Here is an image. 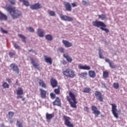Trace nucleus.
Instances as JSON below:
<instances>
[{
  "instance_id": "f257e3e1",
  "label": "nucleus",
  "mask_w": 127,
  "mask_h": 127,
  "mask_svg": "<svg viewBox=\"0 0 127 127\" xmlns=\"http://www.w3.org/2000/svg\"><path fill=\"white\" fill-rule=\"evenodd\" d=\"M6 10L9 12L12 19L13 20L17 19V18H19V17H20L22 15L20 10L15 9V7H12L11 6L6 7Z\"/></svg>"
},
{
  "instance_id": "f03ea898",
  "label": "nucleus",
  "mask_w": 127,
  "mask_h": 127,
  "mask_svg": "<svg viewBox=\"0 0 127 127\" xmlns=\"http://www.w3.org/2000/svg\"><path fill=\"white\" fill-rule=\"evenodd\" d=\"M68 95L69 96H66V99L69 103L70 106L71 108L77 109L76 105L78 102L76 101V96L71 91L69 92Z\"/></svg>"
},
{
  "instance_id": "7ed1b4c3",
  "label": "nucleus",
  "mask_w": 127,
  "mask_h": 127,
  "mask_svg": "<svg viewBox=\"0 0 127 127\" xmlns=\"http://www.w3.org/2000/svg\"><path fill=\"white\" fill-rule=\"evenodd\" d=\"M92 25L95 27H100V29L105 31L106 33H109L110 32V30L106 28L107 27V25L105 24L103 21L95 20V21L92 22Z\"/></svg>"
},
{
  "instance_id": "20e7f679",
  "label": "nucleus",
  "mask_w": 127,
  "mask_h": 127,
  "mask_svg": "<svg viewBox=\"0 0 127 127\" xmlns=\"http://www.w3.org/2000/svg\"><path fill=\"white\" fill-rule=\"evenodd\" d=\"M63 74L64 76L67 77V78H75L76 77V74H75V71L72 69L67 68L66 70L63 71Z\"/></svg>"
},
{
  "instance_id": "39448f33",
  "label": "nucleus",
  "mask_w": 127,
  "mask_h": 127,
  "mask_svg": "<svg viewBox=\"0 0 127 127\" xmlns=\"http://www.w3.org/2000/svg\"><path fill=\"white\" fill-rule=\"evenodd\" d=\"M63 120L64 122V124L65 126H66V127H74L73 124H72L71 123V122H70V121L71 120V118L66 116H64L63 117Z\"/></svg>"
},
{
  "instance_id": "423d86ee",
  "label": "nucleus",
  "mask_w": 127,
  "mask_h": 127,
  "mask_svg": "<svg viewBox=\"0 0 127 127\" xmlns=\"http://www.w3.org/2000/svg\"><path fill=\"white\" fill-rule=\"evenodd\" d=\"M110 105L112 106V112L113 115L116 119H118L119 118V114L117 113L118 112L117 105H116V104H110Z\"/></svg>"
},
{
  "instance_id": "0eeeda50",
  "label": "nucleus",
  "mask_w": 127,
  "mask_h": 127,
  "mask_svg": "<svg viewBox=\"0 0 127 127\" xmlns=\"http://www.w3.org/2000/svg\"><path fill=\"white\" fill-rule=\"evenodd\" d=\"M91 110L93 112V114L95 115V118H98L99 115H101V112L98 110V108H97V106L95 105L91 106Z\"/></svg>"
},
{
  "instance_id": "6e6552de",
  "label": "nucleus",
  "mask_w": 127,
  "mask_h": 127,
  "mask_svg": "<svg viewBox=\"0 0 127 127\" xmlns=\"http://www.w3.org/2000/svg\"><path fill=\"white\" fill-rule=\"evenodd\" d=\"M60 17L62 20L64 21H73V18L68 16L67 15H63L62 14H60Z\"/></svg>"
},
{
  "instance_id": "1a4fd4ad",
  "label": "nucleus",
  "mask_w": 127,
  "mask_h": 127,
  "mask_svg": "<svg viewBox=\"0 0 127 127\" xmlns=\"http://www.w3.org/2000/svg\"><path fill=\"white\" fill-rule=\"evenodd\" d=\"M10 69L12 70L13 72H15L17 74H19V68L18 66L15 64H11L10 65Z\"/></svg>"
},
{
  "instance_id": "9d476101",
  "label": "nucleus",
  "mask_w": 127,
  "mask_h": 127,
  "mask_svg": "<svg viewBox=\"0 0 127 127\" xmlns=\"http://www.w3.org/2000/svg\"><path fill=\"white\" fill-rule=\"evenodd\" d=\"M95 96L96 98L100 101V102H103L104 97H103V95H102V93L100 91H96L95 93Z\"/></svg>"
},
{
  "instance_id": "9b49d317",
  "label": "nucleus",
  "mask_w": 127,
  "mask_h": 127,
  "mask_svg": "<svg viewBox=\"0 0 127 127\" xmlns=\"http://www.w3.org/2000/svg\"><path fill=\"white\" fill-rule=\"evenodd\" d=\"M42 5L39 3H36L30 5V8L31 9H39V8H42Z\"/></svg>"
},
{
  "instance_id": "f8f14e48",
  "label": "nucleus",
  "mask_w": 127,
  "mask_h": 127,
  "mask_svg": "<svg viewBox=\"0 0 127 127\" xmlns=\"http://www.w3.org/2000/svg\"><path fill=\"white\" fill-rule=\"evenodd\" d=\"M64 4L66 11H72V6H71V4H70V3L64 1Z\"/></svg>"
},
{
  "instance_id": "ddd939ff",
  "label": "nucleus",
  "mask_w": 127,
  "mask_h": 127,
  "mask_svg": "<svg viewBox=\"0 0 127 127\" xmlns=\"http://www.w3.org/2000/svg\"><path fill=\"white\" fill-rule=\"evenodd\" d=\"M30 60L32 64H33V67H35V69L39 70V68H40V65H39V64H38V63H36L33 58H30Z\"/></svg>"
},
{
  "instance_id": "4468645a",
  "label": "nucleus",
  "mask_w": 127,
  "mask_h": 127,
  "mask_svg": "<svg viewBox=\"0 0 127 127\" xmlns=\"http://www.w3.org/2000/svg\"><path fill=\"white\" fill-rule=\"evenodd\" d=\"M53 106H58L61 107V100L59 97H57L55 100L53 102Z\"/></svg>"
},
{
  "instance_id": "2eb2a0df",
  "label": "nucleus",
  "mask_w": 127,
  "mask_h": 127,
  "mask_svg": "<svg viewBox=\"0 0 127 127\" xmlns=\"http://www.w3.org/2000/svg\"><path fill=\"white\" fill-rule=\"evenodd\" d=\"M37 32L39 37H44L45 33L44 32V31L43 30V29L41 28H38L37 30Z\"/></svg>"
},
{
  "instance_id": "dca6fc26",
  "label": "nucleus",
  "mask_w": 127,
  "mask_h": 127,
  "mask_svg": "<svg viewBox=\"0 0 127 127\" xmlns=\"http://www.w3.org/2000/svg\"><path fill=\"white\" fill-rule=\"evenodd\" d=\"M50 83L52 88H55L57 87V85H58V81H57L56 79H54L53 78H51Z\"/></svg>"
},
{
  "instance_id": "f3484780",
  "label": "nucleus",
  "mask_w": 127,
  "mask_h": 127,
  "mask_svg": "<svg viewBox=\"0 0 127 127\" xmlns=\"http://www.w3.org/2000/svg\"><path fill=\"white\" fill-rule=\"evenodd\" d=\"M78 69L81 70H91V66L87 65H83L81 64H78Z\"/></svg>"
},
{
  "instance_id": "a211bd4d",
  "label": "nucleus",
  "mask_w": 127,
  "mask_h": 127,
  "mask_svg": "<svg viewBox=\"0 0 127 127\" xmlns=\"http://www.w3.org/2000/svg\"><path fill=\"white\" fill-rule=\"evenodd\" d=\"M7 20V16L0 11V21Z\"/></svg>"
},
{
  "instance_id": "6ab92c4d",
  "label": "nucleus",
  "mask_w": 127,
  "mask_h": 127,
  "mask_svg": "<svg viewBox=\"0 0 127 127\" xmlns=\"http://www.w3.org/2000/svg\"><path fill=\"white\" fill-rule=\"evenodd\" d=\"M40 95L42 99H46V94H47V91L43 90L42 89H40Z\"/></svg>"
},
{
  "instance_id": "aec40b11",
  "label": "nucleus",
  "mask_w": 127,
  "mask_h": 127,
  "mask_svg": "<svg viewBox=\"0 0 127 127\" xmlns=\"http://www.w3.org/2000/svg\"><path fill=\"white\" fill-rule=\"evenodd\" d=\"M63 56L64 58H65L68 63H72L73 59H72V58L69 56L68 54H64Z\"/></svg>"
},
{
  "instance_id": "412c9836",
  "label": "nucleus",
  "mask_w": 127,
  "mask_h": 127,
  "mask_svg": "<svg viewBox=\"0 0 127 127\" xmlns=\"http://www.w3.org/2000/svg\"><path fill=\"white\" fill-rule=\"evenodd\" d=\"M44 60L46 63H49L50 65H52V59L51 57H47V56H44Z\"/></svg>"
},
{
  "instance_id": "4be33fe9",
  "label": "nucleus",
  "mask_w": 127,
  "mask_h": 127,
  "mask_svg": "<svg viewBox=\"0 0 127 127\" xmlns=\"http://www.w3.org/2000/svg\"><path fill=\"white\" fill-rule=\"evenodd\" d=\"M39 86L42 87V88H44V89H46L47 88L46 83L44 82V81L43 79H39Z\"/></svg>"
},
{
  "instance_id": "5701e85b",
  "label": "nucleus",
  "mask_w": 127,
  "mask_h": 127,
  "mask_svg": "<svg viewBox=\"0 0 127 127\" xmlns=\"http://www.w3.org/2000/svg\"><path fill=\"white\" fill-rule=\"evenodd\" d=\"M63 43L65 47L67 48L71 47L72 45L71 42H69V41L64 40H63Z\"/></svg>"
},
{
  "instance_id": "b1692460",
  "label": "nucleus",
  "mask_w": 127,
  "mask_h": 127,
  "mask_svg": "<svg viewBox=\"0 0 127 127\" xmlns=\"http://www.w3.org/2000/svg\"><path fill=\"white\" fill-rule=\"evenodd\" d=\"M54 118V113L53 114H49V113H46V119L47 120V121H51V120H52Z\"/></svg>"
},
{
  "instance_id": "393cba45",
  "label": "nucleus",
  "mask_w": 127,
  "mask_h": 127,
  "mask_svg": "<svg viewBox=\"0 0 127 127\" xmlns=\"http://www.w3.org/2000/svg\"><path fill=\"white\" fill-rule=\"evenodd\" d=\"M88 75L90 78H95L96 77V72L95 70H89Z\"/></svg>"
},
{
  "instance_id": "a878e982",
  "label": "nucleus",
  "mask_w": 127,
  "mask_h": 127,
  "mask_svg": "<svg viewBox=\"0 0 127 127\" xmlns=\"http://www.w3.org/2000/svg\"><path fill=\"white\" fill-rule=\"evenodd\" d=\"M17 95H23V89L20 87H19L17 88V89L16 90Z\"/></svg>"
},
{
  "instance_id": "bb28decb",
  "label": "nucleus",
  "mask_w": 127,
  "mask_h": 127,
  "mask_svg": "<svg viewBox=\"0 0 127 127\" xmlns=\"http://www.w3.org/2000/svg\"><path fill=\"white\" fill-rule=\"evenodd\" d=\"M18 36L19 37V38L22 39V42H24V43H26V37H25V36L22 34H18Z\"/></svg>"
},
{
  "instance_id": "cd10ccee",
  "label": "nucleus",
  "mask_w": 127,
  "mask_h": 127,
  "mask_svg": "<svg viewBox=\"0 0 127 127\" xmlns=\"http://www.w3.org/2000/svg\"><path fill=\"white\" fill-rule=\"evenodd\" d=\"M45 39L48 40V41H52V40H53V36L51 34H48L45 36Z\"/></svg>"
},
{
  "instance_id": "c85d7f7f",
  "label": "nucleus",
  "mask_w": 127,
  "mask_h": 127,
  "mask_svg": "<svg viewBox=\"0 0 127 127\" xmlns=\"http://www.w3.org/2000/svg\"><path fill=\"white\" fill-rule=\"evenodd\" d=\"M88 75V73L87 72H81L80 74V77L82 78V79H87V75Z\"/></svg>"
},
{
  "instance_id": "c756f323",
  "label": "nucleus",
  "mask_w": 127,
  "mask_h": 127,
  "mask_svg": "<svg viewBox=\"0 0 127 127\" xmlns=\"http://www.w3.org/2000/svg\"><path fill=\"white\" fill-rule=\"evenodd\" d=\"M20 2H23L25 6H29V2L26 0H19Z\"/></svg>"
},
{
  "instance_id": "7c9ffc66",
  "label": "nucleus",
  "mask_w": 127,
  "mask_h": 127,
  "mask_svg": "<svg viewBox=\"0 0 127 127\" xmlns=\"http://www.w3.org/2000/svg\"><path fill=\"white\" fill-rule=\"evenodd\" d=\"M99 56L100 59H105V57L103 56V52L100 48H99Z\"/></svg>"
},
{
  "instance_id": "2f4dec72",
  "label": "nucleus",
  "mask_w": 127,
  "mask_h": 127,
  "mask_svg": "<svg viewBox=\"0 0 127 127\" xmlns=\"http://www.w3.org/2000/svg\"><path fill=\"white\" fill-rule=\"evenodd\" d=\"M82 92L83 93H86L87 94H90V92H91V88H88V87H85Z\"/></svg>"
},
{
  "instance_id": "473e14b6",
  "label": "nucleus",
  "mask_w": 127,
  "mask_h": 127,
  "mask_svg": "<svg viewBox=\"0 0 127 127\" xmlns=\"http://www.w3.org/2000/svg\"><path fill=\"white\" fill-rule=\"evenodd\" d=\"M106 17L107 16H106L105 14L98 15V18L101 19V20H105Z\"/></svg>"
},
{
  "instance_id": "72a5a7b5",
  "label": "nucleus",
  "mask_w": 127,
  "mask_h": 127,
  "mask_svg": "<svg viewBox=\"0 0 127 127\" xmlns=\"http://www.w3.org/2000/svg\"><path fill=\"white\" fill-rule=\"evenodd\" d=\"M109 66L111 69H115V68H117V65L115 64L113 62H111V63L109 64Z\"/></svg>"
},
{
  "instance_id": "f704fd0d",
  "label": "nucleus",
  "mask_w": 127,
  "mask_h": 127,
  "mask_svg": "<svg viewBox=\"0 0 127 127\" xmlns=\"http://www.w3.org/2000/svg\"><path fill=\"white\" fill-rule=\"evenodd\" d=\"M54 93L56 95H59V94H60V86H59L58 88L54 89Z\"/></svg>"
},
{
  "instance_id": "c9c22d12",
  "label": "nucleus",
  "mask_w": 127,
  "mask_h": 127,
  "mask_svg": "<svg viewBox=\"0 0 127 127\" xmlns=\"http://www.w3.org/2000/svg\"><path fill=\"white\" fill-rule=\"evenodd\" d=\"M2 87L4 89H8L9 85L6 82H3Z\"/></svg>"
},
{
  "instance_id": "e433bc0d",
  "label": "nucleus",
  "mask_w": 127,
  "mask_h": 127,
  "mask_svg": "<svg viewBox=\"0 0 127 127\" xmlns=\"http://www.w3.org/2000/svg\"><path fill=\"white\" fill-rule=\"evenodd\" d=\"M103 78H108L109 77V72L107 71H103Z\"/></svg>"
},
{
  "instance_id": "4c0bfd02",
  "label": "nucleus",
  "mask_w": 127,
  "mask_h": 127,
  "mask_svg": "<svg viewBox=\"0 0 127 127\" xmlns=\"http://www.w3.org/2000/svg\"><path fill=\"white\" fill-rule=\"evenodd\" d=\"M16 126L18 127H23V124L22 122H19V121H16Z\"/></svg>"
},
{
  "instance_id": "58836bf2",
  "label": "nucleus",
  "mask_w": 127,
  "mask_h": 127,
  "mask_svg": "<svg viewBox=\"0 0 127 127\" xmlns=\"http://www.w3.org/2000/svg\"><path fill=\"white\" fill-rule=\"evenodd\" d=\"M8 54L10 58H12V57L16 55L15 52H9Z\"/></svg>"
},
{
  "instance_id": "ea45409f",
  "label": "nucleus",
  "mask_w": 127,
  "mask_h": 127,
  "mask_svg": "<svg viewBox=\"0 0 127 127\" xmlns=\"http://www.w3.org/2000/svg\"><path fill=\"white\" fill-rule=\"evenodd\" d=\"M113 87L114 89H119L120 88V85L118 83L114 82L113 83Z\"/></svg>"
},
{
  "instance_id": "a19ab883",
  "label": "nucleus",
  "mask_w": 127,
  "mask_h": 127,
  "mask_svg": "<svg viewBox=\"0 0 127 127\" xmlns=\"http://www.w3.org/2000/svg\"><path fill=\"white\" fill-rule=\"evenodd\" d=\"M49 14H50L51 16H55V15H56V14L55 13V11H50L49 12Z\"/></svg>"
},
{
  "instance_id": "79ce46f5",
  "label": "nucleus",
  "mask_w": 127,
  "mask_h": 127,
  "mask_svg": "<svg viewBox=\"0 0 127 127\" xmlns=\"http://www.w3.org/2000/svg\"><path fill=\"white\" fill-rule=\"evenodd\" d=\"M9 118H13V116H14V112L10 111L8 114Z\"/></svg>"
},
{
  "instance_id": "37998d69",
  "label": "nucleus",
  "mask_w": 127,
  "mask_h": 127,
  "mask_svg": "<svg viewBox=\"0 0 127 127\" xmlns=\"http://www.w3.org/2000/svg\"><path fill=\"white\" fill-rule=\"evenodd\" d=\"M27 30H28V31H29V32H34V29H33L31 27H28V28H27Z\"/></svg>"
},
{
  "instance_id": "c03bdc74",
  "label": "nucleus",
  "mask_w": 127,
  "mask_h": 127,
  "mask_svg": "<svg viewBox=\"0 0 127 127\" xmlns=\"http://www.w3.org/2000/svg\"><path fill=\"white\" fill-rule=\"evenodd\" d=\"M0 30L2 33H4L5 34H7V33H8V31H7V30H4L2 28H0Z\"/></svg>"
},
{
  "instance_id": "a18cd8bd",
  "label": "nucleus",
  "mask_w": 127,
  "mask_h": 127,
  "mask_svg": "<svg viewBox=\"0 0 127 127\" xmlns=\"http://www.w3.org/2000/svg\"><path fill=\"white\" fill-rule=\"evenodd\" d=\"M8 1L10 2L11 4L14 5L15 4V2L16 1L15 0H8Z\"/></svg>"
},
{
  "instance_id": "49530a36",
  "label": "nucleus",
  "mask_w": 127,
  "mask_h": 127,
  "mask_svg": "<svg viewBox=\"0 0 127 127\" xmlns=\"http://www.w3.org/2000/svg\"><path fill=\"white\" fill-rule=\"evenodd\" d=\"M50 96L52 99H55L56 98V95L53 93H50Z\"/></svg>"
},
{
  "instance_id": "de8ad7c7",
  "label": "nucleus",
  "mask_w": 127,
  "mask_h": 127,
  "mask_svg": "<svg viewBox=\"0 0 127 127\" xmlns=\"http://www.w3.org/2000/svg\"><path fill=\"white\" fill-rule=\"evenodd\" d=\"M14 47L15 48V49H19V46H18V44L16 43H14L13 44Z\"/></svg>"
},
{
  "instance_id": "09e8293b",
  "label": "nucleus",
  "mask_w": 127,
  "mask_h": 127,
  "mask_svg": "<svg viewBox=\"0 0 127 127\" xmlns=\"http://www.w3.org/2000/svg\"><path fill=\"white\" fill-rule=\"evenodd\" d=\"M84 111L85 112H86V113H89V108L88 107H85L84 108Z\"/></svg>"
},
{
  "instance_id": "8fccbe9b",
  "label": "nucleus",
  "mask_w": 127,
  "mask_h": 127,
  "mask_svg": "<svg viewBox=\"0 0 127 127\" xmlns=\"http://www.w3.org/2000/svg\"><path fill=\"white\" fill-rule=\"evenodd\" d=\"M59 50L60 52H61V53H64V48H60L59 49Z\"/></svg>"
},
{
  "instance_id": "3c124183",
  "label": "nucleus",
  "mask_w": 127,
  "mask_h": 127,
  "mask_svg": "<svg viewBox=\"0 0 127 127\" xmlns=\"http://www.w3.org/2000/svg\"><path fill=\"white\" fill-rule=\"evenodd\" d=\"M105 62H107V63H108V64H110L112 62L109 59H105Z\"/></svg>"
},
{
  "instance_id": "603ef678",
  "label": "nucleus",
  "mask_w": 127,
  "mask_h": 127,
  "mask_svg": "<svg viewBox=\"0 0 127 127\" xmlns=\"http://www.w3.org/2000/svg\"><path fill=\"white\" fill-rule=\"evenodd\" d=\"M82 2L83 5H87V4H88V2H87V1L85 0H83Z\"/></svg>"
},
{
  "instance_id": "864d4df0",
  "label": "nucleus",
  "mask_w": 127,
  "mask_h": 127,
  "mask_svg": "<svg viewBox=\"0 0 127 127\" xmlns=\"http://www.w3.org/2000/svg\"><path fill=\"white\" fill-rule=\"evenodd\" d=\"M71 5L72 7H75V6H77V4H76V2H74L73 3H71Z\"/></svg>"
},
{
  "instance_id": "5fc2aeb1",
  "label": "nucleus",
  "mask_w": 127,
  "mask_h": 127,
  "mask_svg": "<svg viewBox=\"0 0 127 127\" xmlns=\"http://www.w3.org/2000/svg\"><path fill=\"white\" fill-rule=\"evenodd\" d=\"M29 52H32V53H35V54L36 55V52L35 51L31 49V50H29Z\"/></svg>"
},
{
  "instance_id": "6e6d98bb",
  "label": "nucleus",
  "mask_w": 127,
  "mask_h": 127,
  "mask_svg": "<svg viewBox=\"0 0 127 127\" xmlns=\"http://www.w3.org/2000/svg\"><path fill=\"white\" fill-rule=\"evenodd\" d=\"M6 80L7 81V82H8V83H11V80L9 78H7Z\"/></svg>"
},
{
  "instance_id": "4d7b16f0",
  "label": "nucleus",
  "mask_w": 127,
  "mask_h": 127,
  "mask_svg": "<svg viewBox=\"0 0 127 127\" xmlns=\"http://www.w3.org/2000/svg\"><path fill=\"white\" fill-rule=\"evenodd\" d=\"M17 99H22V96H21V95H18L17 96Z\"/></svg>"
},
{
  "instance_id": "13d9d810",
  "label": "nucleus",
  "mask_w": 127,
  "mask_h": 127,
  "mask_svg": "<svg viewBox=\"0 0 127 127\" xmlns=\"http://www.w3.org/2000/svg\"><path fill=\"white\" fill-rule=\"evenodd\" d=\"M10 124H13V120H11L10 121Z\"/></svg>"
},
{
  "instance_id": "bf43d9fd",
  "label": "nucleus",
  "mask_w": 127,
  "mask_h": 127,
  "mask_svg": "<svg viewBox=\"0 0 127 127\" xmlns=\"http://www.w3.org/2000/svg\"><path fill=\"white\" fill-rule=\"evenodd\" d=\"M1 127H5L4 125L2 124L1 126Z\"/></svg>"
},
{
  "instance_id": "052dcab7",
  "label": "nucleus",
  "mask_w": 127,
  "mask_h": 127,
  "mask_svg": "<svg viewBox=\"0 0 127 127\" xmlns=\"http://www.w3.org/2000/svg\"><path fill=\"white\" fill-rule=\"evenodd\" d=\"M22 101H25V98H22Z\"/></svg>"
},
{
  "instance_id": "680f3d73",
  "label": "nucleus",
  "mask_w": 127,
  "mask_h": 127,
  "mask_svg": "<svg viewBox=\"0 0 127 127\" xmlns=\"http://www.w3.org/2000/svg\"><path fill=\"white\" fill-rule=\"evenodd\" d=\"M104 86H106V84H104Z\"/></svg>"
},
{
  "instance_id": "e2e57ef3",
  "label": "nucleus",
  "mask_w": 127,
  "mask_h": 127,
  "mask_svg": "<svg viewBox=\"0 0 127 127\" xmlns=\"http://www.w3.org/2000/svg\"><path fill=\"white\" fill-rule=\"evenodd\" d=\"M101 117H104V116H103V115H101Z\"/></svg>"
},
{
  "instance_id": "0e129e2a",
  "label": "nucleus",
  "mask_w": 127,
  "mask_h": 127,
  "mask_svg": "<svg viewBox=\"0 0 127 127\" xmlns=\"http://www.w3.org/2000/svg\"><path fill=\"white\" fill-rule=\"evenodd\" d=\"M16 83H17V81H16Z\"/></svg>"
}]
</instances>
